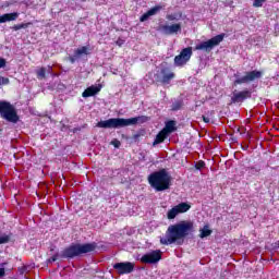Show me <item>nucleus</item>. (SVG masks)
Instances as JSON below:
<instances>
[{
	"label": "nucleus",
	"mask_w": 279,
	"mask_h": 279,
	"mask_svg": "<svg viewBox=\"0 0 279 279\" xmlns=\"http://www.w3.org/2000/svg\"><path fill=\"white\" fill-rule=\"evenodd\" d=\"M234 77L235 81L233 82V86H239L241 84H250V82H254L255 80H260L263 77V72L254 70L246 72L244 76L235 73Z\"/></svg>",
	"instance_id": "nucleus-7"
},
{
	"label": "nucleus",
	"mask_w": 279,
	"mask_h": 279,
	"mask_svg": "<svg viewBox=\"0 0 279 279\" xmlns=\"http://www.w3.org/2000/svg\"><path fill=\"white\" fill-rule=\"evenodd\" d=\"M96 247L97 245L95 243L72 244L62 251L61 258H75L77 256H84V254L95 252Z\"/></svg>",
	"instance_id": "nucleus-3"
},
{
	"label": "nucleus",
	"mask_w": 279,
	"mask_h": 279,
	"mask_svg": "<svg viewBox=\"0 0 279 279\" xmlns=\"http://www.w3.org/2000/svg\"><path fill=\"white\" fill-rule=\"evenodd\" d=\"M46 73H47V68H41V69L37 70L38 80H45Z\"/></svg>",
	"instance_id": "nucleus-21"
},
{
	"label": "nucleus",
	"mask_w": 279,
	"mask_h": 279,
	"mask_svg": "<svg viewBox=\"0 0 279 279\" xmlns=\"http://www.w3.org/2000/svg\"><path fill=\"white\" fill-rule=\"evenodd\" d=\"M111 145H113V147L119 148V147H121V142H120L119 140H113V141L111 142Z\"/></svg>",
	"instance_id": "nucleus-28"
},
{
	"label": "nucleus",
	"mask_w": 279,
	"mask_h": 279,
	"mask_svg": "<svg viewBox=\"0 0 279 279\" xmlns=\"http://www.w3.org/2000/svg\"><path fill=\"white\" fill-rule=\"evenodd\" d=\"M88 53H90V47L83 46V47L76 49L74 51L73 56L69 57V60H70L71 64H75V62H77V60L84 58V56H88Z\"/></svg>",
	"instance_id": "nucleus-15"
},
{
	"label": "nucleus",
	"mask_w": 279,
	"mask_h": 279,
	"mask_svg": "<svg viewBox=\"0 0 279 279\" xmlns=\"http://www.w3.org/2000/svg\"><path fill=\"white\" fill-rule=\"evenodd\" d=\"M148 182L153 189L157 191H167L171 182V177L167 173V170H160L154 172L148 177Z\"/></svg>",
	"instance_id": "nucleus-4"
},
{
	"label": "nucleus",
	"mask_w": 279,
	"mask_h": 279,
	"mask_svg": "<svg viewBox=\"0 0 279 279\" xmlns=\"http://www.w3.org/2000/svg\"><path fill=\"white\" fill-rule=\"evenodd\" d=\"M19 19V13H5L3 15H0V24L1 23H8L10 21H16Z\"/></svg>",
	"instance_id": "nucleus-19"
},
{
	"label": "nucleus",
	"mask_w": 279,
	"mask_h": 279,
	"mask_svg": "<svg viewBox=\"0 0 279 279\" xmlns=\"http://www.w3.org/2000/svg\"><path fill=\"white\" fill-rule=\"evenodd\" d=\"M0 116L9 123H19V113L12 104L5 100H0Z\"/></svg>",
	"instance_id": "nucleus-5"
},
{
	"label": "nucleus",
	"mask_w": 279,
	"mask_h": 279,
	"mask_svg": "<svg viewBox=\"0 0 279 279\" xmlns=\"http://www.w3.org/2000/svg\"><path fill=\"white\" fill-rule=\"evenodd\" d=\"M223 38H226V34H220L207 41H203L195 46V51H206V53H210L215 47H218L219 44L223 43Z\"/></svg>",
	"instance_id": "nucleus-6"
},
{
	"label": "nucleus",
	"mask_w": 279,
	"mask_h": 279,
	"mask_svg": "<svg viewBox=\"0 0 279 279\" xmlns=\"http://www.w3.org/2000/svg\"><path fill=\"white\" fill-rule=\"evenodd\" d=\"M113 269L120 276H124L125 274H132L134 271V263L132 262H122L113 264Z\"/></svg>",
	"instance_id": "nucleus-11"
},
{
	"label": "nucleus",
	"mask_w": 279,
	"mask_h": 279,
	"mask_svg": "<svg viewBox=\"0 0 279 279\" xmlns=\"http://www.w3.org/2000/svg\"><path fill=\"white\" fill-rule=\"evenodd\" d=\"M206 163L204 161H198L195 167L196 169H204Z\"/></svg>",
	"instance_id": "nucleus-29"
},
{
	"label": "nucleus",
	"mask_w": 279,
	"mask_h": 279,
	"mask_svg": "<svg viewBox=\"0 0 279 279\" xmlns=\"http://www.w3.org/2000/svg\"><path fill=\"white\" fill-rule=\"evenodd\" d=\"M162 258V253L160 251H153L142 256L141 262L147 265H154Z\"/></svg>",
	"instance_id": "nucleus-12"
},
{
	"label": "nucleus",
	"mask_w": 279,
	"mask_h": 279,
	"mask_svg": "<svg viewBox=\"0 0 279 279\" xmlns=\"http://www.w3.org/2000/svg\"><path fill=\"white\" fill-rule=\"evenodd\" d=\"M174 77L175 73H173V71H171V69L167 66L160 68V70L156 74V80L160 84H170L171 80H173Z\"/></svg>",
	"instance_id": "nucleus-9"
},
{
	"label": "nucleus",
	"mask_w": 279,
	"mask_h": 279,
	"mask_svg": "<svg viewBox=\"0 0 279 279\" xmlns=\"http://www.w3.org/2000/svg\"><path fill=\"white\" fill-rule=\"evenodd\" d=\"M10 235L8 234H0V245H3L4 243H9Z\"/></svg>",
	"instance_id": "nucleus-22"
},
{
	"label": "nucleus",
	"mask_w": 279,
	"mask_h": 279,
	"mask_svg": "<svg viewBox=\"0 0 279 279\" xmlns=\"http://www.w3.org/2000/svg\"><path fill=\"white\" fill-rule=\"evenodd\" d=\"M145 117H136V118H111L108 120L100 121L96 124V128H102L105 130H119V128H128L130 125H136V123H141L145 121Z\"/></svg>",
	"instance_id": "nucleus-2"
},
{
	"label": "nucleus",
	"mask_w": 279,
	"mask_h": 279,
	"mask_svg": "<svg viewBox=\"0 0 279 279\" xmlns=\"http://www.w3.org/2000/svg\"><path fill=\"white\" fill-rule=\"evenodd\" d=\"M172 132H175V121H168L166 126L157 134L153 145H160V143H165V138L169 136Z\"/></svg>",
	"instance_id": "nucleus-8"
},
{
	"label": "nucleus",
	"mask_w": 279,
	"mask_h": 279,
	"mask_svg": "<svg viewBox=\"0 0 279 279\" xmlns=\"http://www.w3.org/2000/svg\"><path fill=\"white\" fill-rule=\"evenodd\" d=\"M161 32L166 34V36H173V34H178L182 32V24H171V25H162Z\"/></svg>",
	"instance_id": "nucleus-16"
},
{
	"label": "nucleus",
	"mask_w": 279,
	"mask_h": 279,
	"mask_svg": "<svg viewBox=\"0 0 279 279\" xmlns=\"http://www.w3.org/2000/svg\"><path fill=\"white\" fill-rule=\"evenodd\" d=\"M203 121H204V123H208L210 121V118L203 116Z\"/></svg>",
	"instance_id": "nucleus-33"
},
{
	"label": "nucleus",
	"mask_w": 279,
	"mask_h": 279,
	"mask_svg": "<svg viewBox=\"0 0 279 279\" xmlns=\"http://www.w3.org/2000/svg\"><path fill=\"white\" fill-rule=\"evenodd\" d=\"M191 56H193V48H184L181 53L174 58L175 66H184V64L191 60Z\"/></svg>",
	"instance_id": "nucleus-10"
},
{
	"label": "nucleus",
	"mask_w": 279,
	"mask_h": 279,
	"mask_svg": "<svg viewBox=\"0 0 279 279\" xmlns=\"http://www.w3.org/2000/svg\"><path fill=\"white\" fill-rule=\"evenodd\" d=\"M29 27V24H17L14 26L15 32H19V29H25Z\"/></svg>",
	"instance_id": "nucleus-24"
},
{
	"label": "nucleus",
	"mask_w": 279,
	"mask_h": 279,
	"mask_svg": "<svg viewBox=\"0 0 279 279\" xmlns=\"http://www.w3.org/2000/svg\"><path fill=\"white\" fill-rule=\"evenodd\" d=\"M5 66V59L0 58V69H3Z\"/></svg>",
	"instance_id": "nucleus-32"
},
{
	"label": "nucleus",
	"mask_w": 279,
	"mask_h": 279,
	"mask_svg": "<svg viewBox=\"0 0 279 279\" xmlns=\"http://www.w3.org/2000/svg\"><path fill=\"white\" fill-rule=\"evenodd\" d=\"M195 231V226L193 221H181L175 225H171L168 227L166 231V235L160 238L161 245H173V243H178V245H182L185 236L193 233Z\"/></svg>",
	"instance_id": "nucleus-1"
},
{
	"label": "nucleus",
	"mask_w": 279,
	"mask_h": 279,
	"mask_svg": "<svg viewBox=\"0 0 279 279\" xmlns=\"http://www.w3.org/2000/svg\"><path fill=\"white\" fill-rule=\"evenodd\" d=\"M181 106H182V104H180V102H174V104L172 105V110H178L179 108H181Z\"/></svg>",
	"instance_id": "nucleus-30"
},
{
	"label": "nucleus",
	"mask_w": 279,
	"mask_h": 279,
	"mask_svg": "<svg viewBox=\"0 0 279 279\" xmlns=\"http://www.w3.org/2000/svg\"><path fill=\"white\" fill-rule=\"evenodd\" d=\"M252 97V92L245 89L241 92L234 90L231 97V104H243L245 99H250Z\"/></svg>",
	"instance_id": "nucleus-14"
},
{
	"label": "nucleus",
	"mask_w": 279,
	"mask_h": 279,
	"mask_svg": "<svg viewBox=\"0 0 279 279\" xmlns=\"http://www.w3.org/2000/svg\"><path fill=\"white\" fill-rule=\"evenodd\" d=\"M267 0H254L253 1V8H263V3H265Z\"/></svg>",
	"instance_id": "nucleus-23"
},
{
	"label": "nucleus",
	"mask_w": 279,
	"mask_h": 279,
	"mask_svg": "<svg viewBox=\"0 0 279 279\" xmlns=\"http://www.w3.org/2000/svg\"><path fill=\"white\" fill-rule=\"evenodd\" d=\"M47 73H51V65H48V68L46 69Z\"/></svg>",
	"instance_id": "nucleus-34"
},
{
	"label": "nucleus",
	"mask_w": 279,
	"mask_h": 279,
	"mask_svg": "<svg viewBox=\"0 0 279 279\" xmlns=\"http://www.w3.org/2000/svg\"><path fill=\"white\" fill-rule=\"evenodd\" d=\"M101 92V85H92L87 87L83 94L82 97H94V95H97V93Z\"/></svg>",
	"instance_id": "nucleus-17"
},
{
	"label": "nucleus",
	"mask_w": 279,
	"mask_h": 279,
	"mask_svg": "<svg viewBox=\"0 0 279 279\" xmlns=\"http://www.w3.org/2000/svg\"><path fill=\"white\" fill-rule=\"evenodd\" d=\"M58 260V255H53L51 258L48 259V263H56Z\"/></svg>",
	"instance_id": "nucleus-31"
},
{
	"label": "nucleus",
	"mask_w": 279,
	"mask_h": 279,
	"mask_svg": "<svg viewBox=\"0 0 279 279\" xmlns=\"http://www.w3.org/2000/svg\"><path fill=\"white\" fill-rule=\"evenodd\" d=\"M8 84H10V78L0 76V86L1 85L5 86Z\"/></svg>",
	"instance_id": "nucleus-25"
},
{
	"label": "nucleus",
	"mask_w": 279,
	"mask_h": 279,
	"mask_svg": "<svg viewBox=\"0 0 279 279\" xmlns=\"http://www.w3.org/2000/svg\"><path fill=\"white\" fill-rule=\"evenodd\" d=\"M5 264H1L0 265V279L1 278H4L5 276V267H4Z\"/></svg>",
	"instance_id": "nucleus-26"
},
{
	"label": "nucleus",
	"mask_w": 279,
	"mask_h": 279,
	"mask_svg": "<svg viewBox=\"0 0 279 279\" xmlns=\"http://www.w3.org/2000/svg\"><path fill=\"white\" fill-rule=\"evenodd\" d=\"M201 239H206V236H210L213 234V231L208 228V226H205L203 229L199 230Z\"/></svg>",
	"instance_id": "nucleus-20"
},
{
	"label": "nucleus",
	"mask_w": 279,
	"mask_h": 279,
	"mask_svg": "<svg viewBox=\"0 0 279 279\" xmlns=\"http://www.w3.org/2000/svg\"><path fill=\"white\" fill-rule=\"evenodd\" d=\"M187 210H191V205L181 203L168 211V219H175L178 215L181 213H187Z\"/></svg>",
	"instance_id": "nucleus-13"
},
{
	"label": "nucleus",
	"mask_w": 279,
	"mask_h": 279,
	"mask_svg": "<svg viewBox=\"0 0 279 279\" xmlns=\"http://www.w3.org/2000/svg\"><path fill=\"white\" fill-rule=\"evenodd\" d=\"M158 12H160V7H155V8L150 9V10H148L146 13H144L141 16L140 21L142 23H145V21H147V19H149V16H155V14H158Z\"/></svg>",
	"instance_id": "nucleus-18"
},
{
	"label": "nucleus",
	"mask_w": 279,
	"mask_h": 279,
	"mask_svg": "<svg viewBox=\"0 0 279 279\" xmlns=\"http://www.w3.org/2000/svg\"><path fill=\"white\" fill-rule=\"evenodd\" d=\"M166 19L168 21H178V14H168Z\"/></svg>",
	"instance_id": "nucleus-27"
}]
</instances>
